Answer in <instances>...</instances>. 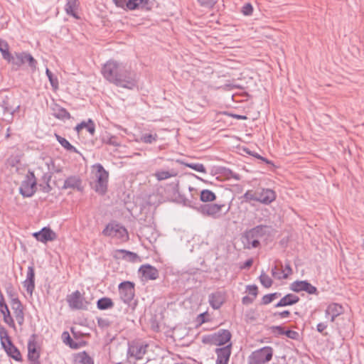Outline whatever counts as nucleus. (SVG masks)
<instances>
[{"label": "nucleus", "instance_id": "ea45409f", "mask_svg": "<svg viewBox=\"0 0 364 364\" xmlns=\"http://www.w3.org/2000/svg\"><path fill=\"white\" fill-rule=\"evenodd\" d=\"M54 111L55 112L53 115L57 119L65 120L69 119L71 117L70 114L67 111V109L62 107H57Z\"/></svg>", "mask_w": 364, "mask_h": 364}, {"label": "nucleus", "instance_id": "680f3d73", "mask_svg": "<svg viewBox=\"0 0 364 364\" xmlns=\"http://www.w3.org/2000/svg\"><path fill=\"white\" fill-rule=\"evenodd\" d=\"M291 313L288 310H284L283 311H281V312H275L273 314V316L274 317H279L280 318H288L289 316H290Z\"/></svg>", "mask_w": 364, "mask_h": 364}, {"label": "nucleus", "instance_id": "412c9836", "mask_svg": "<svg viewBox=\"0 0 364 364\" xmlns=\"http://www.w3.org/2000/svg\"><path fill=\"white\" fill-rule=\"evenodd\" d=\"M37 335L32 334L28 341V360L40 359V352L37 350Z\"/></svg>", "mask_w": 364, "mask_h": 364}, {"label": "nucleus", "instance_id": "9d476101", "mask_svg": "<svg viewBox=\"0 0 364 364\" xmlns=\"http://www.w3.org/2000/svg\"><path fill=\"white\" fill-rule=\"evenodd\" d=\"M66 301L69 307L74 310H87L90 304L78 290L67 295Z\"/></svg>", "mask_w": 364, "mask_h": 364}, {"label": "nucleus", "instance_id": "dca6fc26", "mask_svg": "<svg viewBox=\"0 0 364 364\" xmlns=\"http://www.w3.org/2000/svg\"><path fill=\"white\" fill-rule=\"evenodd\" d=\"M178 171L169 165H164L162 168L156 169L153 174L158 181H164L177 176Z\"/></svg>", "mask_w": 364, "mask_h": 364}, {"label": "nucleus", "instance_id": "423d86ee", "mask_svg": "<svg viewBox=\"0 0 364 364\" xmlns=\"http://www.w3.org/2000/svg\"><path fill=\"white\" fill-rule=\"evenodd\" d=\"M274 350L271 346H264L251 353L247 358L248 364H265L273 357Z\"/></svg>", "mask_w": 364, "mask_h": 364}, {"label": "nucleus", "instance_id": "4be33fe9", "mask_svg": "<svg viewBox=\"0 0 364 364\" xmlns=\"http://www.w3.org/2000/svg\"><path fill=\"white\" fill-rule=\"evenodd\" d=\"M125 9L129 11L139 9L147 11L151 9V5L149 0H128Z\"/></svg>", "mask_w": 364, "mask_h": 364}, {"label": "nucleus", "instance_id": "7c9ffc66", "mask_svg": "<svg viewBox=\"0 0 364 364\" xmlns=\"http://www.w3.org/2000/svg\"><path fill=\"white\" fill-rule=\"evenodd\" d=\"M86 129L87 132L93 136L95 133V124L94 122L89 119L87 122L82 121L75 127V130L79 132L82 129Z\"/></svg>", "mask_w": 364, "mask_h": 364}, {"label": "nucleus", "instance_id": "bb28decb", "mask_svg": "<svg viewBox=\"0 0 364 364\" xmlns=\"http://www.w3.org/2000/svg\"><path fill=\"white\" fill-rule=\"evenodd\" d=\"M208 301L213 309H220L224 302L223 294L220 291L210 294L208 296Z\"/></svg>", "mask_w": 364, "mask_h": 364}, {"label": "nucleus", "instance_id": "8fccbe9b", "mask_svg": "<svg viewBox=\"0 0 364 364\" xmlns=\"http://www.w3.org/2000/svg\"><path fill=\"white\" fill-rule=\"evenodd\" d=\"M186 166L192 169H193L196 171L200 172V173H206L205 167L203 166V164L200 163H191L187 164Z\"/></svg>", "mask_w": 364, "mask_h": 364}, {"label": "nucleus", "instance_id": "603ef678", "mask_svg": "<svg viewBox=\"0 0 364 364\" xmlns=\"http://www.w3.org/2000/svg\"><path fill=\"white\" fill-rule=\"evenodd\" d=\"M252 12H253V7L250 3H247V4H244V6L242 7V13L245 16H250V15H252Z\"/></svg>", "mask_w": 364, "mask_h": 364}, {"label": "nucleus", "instance_id": "c9c22d12", "mask_svg": "<svg viewBox=\"0 0 364 364\" xmlns=\"http://www.w3.org/2000/svg\"><path fill=\"white\" fill-rule=\"evenodd\" d=\"M216 195L212 191L208 189H203L200 193V200L202 202H213L216 200Z\"/></svg>", "mask_w": 364, "mask_h": 364}, {"label": "nucleus", "instance_id": "2f4dec72", "mask_svg": "<svg viewBox=\"0 0 364 364\" xmlns=\"http://www.w3.org/2000/svg\"><path fill=\"white\" fill-rule=\"evenodd\" d=\"M102 141L104 144L114 146L115 147H119L121 146V142L119 140V138L117 136L112 135L109 133H105L102 136Z\"/></svg>", "mask_w": 364, "mask_h": 364}, {"label": "nucleus", "instance_id": "c03bdc74", "mask_svg": "<svg viewBox=\"0 0 364 364\" xmlns=\"http://www.w3.org/2000/svg\"><path fill=\"white\" fill-rule=\"evenodd\" d=\"M242 198L245 202H250L252 200L257 202V190L255 191L248 190L242 196Z\"/></svg>", "mask_w": 364, "mask_h": 364}, {"label": "nucleus", "instance_id": "4c0bfd02", "mask_svg": "<svg viewBox=\"0 0 364 364\" xmlns=\"http://www.w3.org/2000/svg\"><path fill=\"white\" fill-rule=\"evenodd\" d=\"M4 350L6 351L7 355L9 357L12 358L14 360H15L16 361L22 360V356L20 353V350L14 345L11 346V347L6 348Z\"/></svg>", "mask_w": 364, "mask_h": 364}, {"label": "nucleus", "instance_id": "cd10ccee", "mask_svg": "<svg viewBox=\"0 0 364 364\" xmlns=\"http://www.w3.org/2000/svg\"><path fill=\"white\" fill-rule=\"evenodd\" d=\"M77 7V0H67V3L65 6V11L68 15L73 16L75 19H80V16L75 11Z\"/></svg>", "mask_w": 364, "mask_h": 364}, {"label": "nucleus", "instance_id": "f03ea898", "mask_svg": "<svg viewBox=\"0 0 364 364\" xmlns=\"http://www.w3.org/2000/svg\"><path fill=\"white\" fill-rule=\"evenodd\" d=\"M267 229L268 226L259 225L246 231L242 240L245 247L247 249L258 247L260 245L259 239L266 235Z\"/></svg>", "mask_w": 364, "mask_h": 364}, {"label": "nucleus", "instance_id": "09e8293b", "mask_svg": "<svg viewBox=\"0 0 364 364\" xmlns=\"http://www.w3.org/2000/svg\"><path fill=\"white\" fill-rule=\"evenodd\" d=\"M1 107L3 109L4 114H9V112H11V105L9 103V96H5L1 102Z\"/></svg>", "mask_w": 364, "mask_h": 364}, {"label": "nucleus", "instance_id": "13d9d810", "mask_svg": "<svg viewBox=\"0 0 364 364\" xmlns=\"http://www.w3.org/2000/svg\"><path fill=\"white\" fill-rule=\"evenodd\" d=\"M26 62L31 68H36L37 62L30 53H26Z\"/></svg>", "mask_w": 364, "mask_h": 364}, {"label": "nucleus", "instance_id": "ddd939ff", "mask_svg": "<svg viewBox=\"0 0 364 364\" xmlns=\"http://www.w3.org/2000/svg\"><path fill=\"white\" fill-rule=\"evenodd\" d=\"M294 292L306 291L309 294H318L317 288L313 286L307 280L293 282L289 287Z\"/></svg>", "mask_w": 364, "mask_h": 364}, {"label": "nucleus", "instance_id": "49530a36", "mask_svg": "<svg viewBox=\"0 0 364 364\" xmlns=\"http://www.w3.org/2000/svg\"><path fill=\"white\" fill-rule=\"evenodd\" d=\"M259 281L262 285L265 288H269L273 283L272 279L264 272H262L259 276Z\"/></svg>", "mask_w": 364, "mask_h": 364}, {"label": "nucleus", "instance_id": "e2e57ef3", "mask_svg": "<svg viewBox=\"0 0 364 364\" xmlns=\"http://www.w3.org/2000/svg\"><path fill=\"white\" fill-rule=\"evenodd\" d=\"M128 0H113L117 7L125 9Z\"/></svg>", "mask_w": 364, "mask_h": 364}, {"label": "nucleus", "instance_id": "a878e982", "mask_svg": "<svg viewBox=\"0 0 364 364\" xmlns=\"http://www.w3.org/2000/svg\"><path fill=\"white\" fill-rule=\"evenodd\" d=\"M299 297L294 294H287L283 296L275 305V308L284 307L296 304L299 301Z\"/></svg>", "mask_w": 364, "mask_h": 364}, {"label": "nucleus", "instance_id": "1a4fd4ad", "mask_svg": "<svg viewBox=\"0 0 364 364\" xmlns=\"http://www.w3.org/2000/svg\"><path fill=\"white\" fill-rule=\"evenodd\" d=\"M173 192L174 196V201L177 203L181 204L183 206L188 207L193 209L197 208L198 201L197 198L191 196V198H187L184 195L179 192V181H177L176 183H172Z\"/></svg>", "mask_w": 364, "mask_h": 364}, {"label": "nucleus", "instance_id": "3c124183", "mask_svg": "<svg viewBox=\"0 0 364 364\" xmlns=\"http://www.w3.org/2000/svg\"><path fill=\"white\" fill-rule=\"evenodd\" d=\"M3 319L4 321L9 325L10 327L15 328L16 325L14 321V318H12L10 311H8L7 313L4 314L3 315Z\"/></svg>", "mask_w": 364, "mask_h": 364}, {"label": "nucleus", "instance_id": "4d7b16f0", "mask_svg": "<svg viewBox=\"0 0 364 364\" xmlns=\"http://www.w3.org/2000/svg\"><path fill=\"white\" fill-rule=\"evenodd\" d=\"M208 316V314L207 312H203L202 314H200L197 318H196V322L198 325H201L208 321L207 317Z\"/></svg>", "mask_w": 364, "mask_h": 364}, {"label": "nucleus", "instance_id": "c756f323", "mask_svg": "<svg viewBox=\"0 0 364 364\" xmlns=\"http://www.w3.org/2000/svg\"><path fill=\"white\" fill-rule=\"evenodd\" d=\"M0 341L2 348L5 350L11 346H14L7 330L2 326H0Z\"/></svg>", "mask_w": 364, "mask_h": 364}, {"label": "nucleus", "instance_id": "20e7f679", "mask_svg": "<svg viewBox=\"0 0 364 364\" xmlns=\"http://www.w3.org/2000/svg\"><path fill=\"white\" fill-rule=\"evenodd\" d=\"M93 167L96 170V180L93 188L96 193L101 196H104L107 191L109 173L105 169L101 164H96Z\"/></svg>", "mask_w": 364, "mask_h": 364}, {"label": "nucleus", "instance_id": "5701e85b", "mask_svg": "<svg viewBox=\"0 0 364 364\" xmlns=\"http://www.w3.org/2000/svg\"><path fill=\"white\" fill-rule=\"evenodd\" d=\"M139 271L146 280H155L159 277L158 269L150 264L141 265Z\"/></svg>", "mask_w": 364, "mask_h": 364}, {"label": "nucleus", "instance_id": "0eeeda50", "mask_svg": "<svg viewBox=\"0 0 364 364\" xmlns=\"http://www.w3.org/2000/svg\"><path fill=\"white\" fill-rule=\"evenodd\" d=\"M102 234L105 236L116 238L122 242H125L129 240V235L127 229L117 223H110L107 225L105 228L102 230Z\"/></svg>", "mask_w": 364, "mask_h": 364}, {"label": "nucleus", "instance_id": "bf43d9fd", "mask_svg": "<svg viewBox=\"0 0 364 364\" xmlns=\"http://www.w3.org/2000/svg\"><path fill=\"white\" fill-rule=\"evenodd\" d=\"M272 332L282 336L284 335L285 329L282 326H273L271 327Z\"/></svg>", "mask_w": 364, "mask_h": 364}, {"label": "nucleus", "instance_id": "2eb2a0df", "mask_svg": "<svg viewBox=\"0 0 364 364\" xmlns=\"http://www.w3.org/2000/svg\"><path fill=\"white\" fill-rule=\"evenodd\" d=\"M232 343L215 350L217 358L215 364H228L232 353Z\"/></svg>", "mask_w": 364, "mask_h": 364}, {"label": "nucleus", "instance_id": "f704fd0d", "mask_svg": "<svg viewBox=\"0 0 364 364\" xmlns=\"http://www.w3.org/2000/svg\"><path fill=\"white\" fill-rule=\"evenodd\" d=\"M56 140L58 141V143L67 151H69L70 152L73 153H77L78 151L77 149L73 146L65 138L55 134Z\"/></svg>", "mask_w": 364, "mask_h": 364}, {"label": "nucleus", "instance_id": "473e14b6", "mask_svg": "<svg viewBox=\"0 0 364 364\" xmlns=\"http://www.w3.org/2000/svg\"><path fill=\"white\" fill-rule=\"evenodd\" d=\"M9 48V46L8 43L4 40L0 39V52L2 54L3 58L11 62L13 58V55L10 53Z\"/></svg>", "mask_w": 364, "mask_h": 364}, {"label": "nucleus", "instance_id": "aec40b11", "mask_svg": "<svg viewBox=\"0 0 364 364\" xmlns=\"http://www.w3.org/2000/svg\"><path fill=\"white\" fill-rule=\"evenodd\" d=\"M23 286L27 293L32 296L35 290V269L33 263L28 267L26 279L23 282Z\"/></svg>", "mask_w": 364, "mask_h": 364}, {"label": "nucleus", "instance_id": "6e6552de", "mask_svg": "<svg viewBox=\"0 0 364 364\" xmlns=\"http://www.w3.org/2000/svg\"><path fill=\"white\" fill-rule=\"evenodd\" d=\"M37 182L33 172L28 171L19 187V193L24 198L33 196L37 190Z\"/></svg>", "mask_w": 364, "mask_h": 364}, {"label": "nucleus", "instance_id": "de8ad7c7", "mask_svg": "<svg viewBox=\"0 0 364 364\" xmlns=\"http://www.w3.org/2000/svg\"><path fill=\"white\" fill-rule=\"evenodd\" d=\"M158 136L156 134H144L141 137L142 142L145 144H152L157 140Z\"/></svg>", "mask_w": 364, "mask_h": 364}, {"label": "nucleus", "instance_id": "7ed1b4c3", "mask_svg": "<svg viewBox=\"0 0 364 364\" xmlns=\"http://www.w3.org/2000/svg\"><path fill=\"white\" fill-rule=\"evenodd\" d=\"M149 345L140 340H133L128 342L127 350V360L129 363H136L144 358L147 352Z\"/></svg>", "mask_w": 364, "mask_h": 364}, {"label": "nucleus", "instance_id": "4468645a", "mask_svg": "<svg viewBox=\"0 0 364 364\" xmlns=\"http://www.w3.org/2000/svg\"><path fill=\"white\" fill-rule=\"evenodd\" d=\"M32 236L38 242L46 244L48 242L54 241L57 238V234L49 227H43L41 230L35 232Z\"/></svg>", "mask_w": 364, "mask_h": 364}, {"label": "nucleus", "instance_id": "393cba45", "mask_svg": "<svg viewBox=\"0 0 364 364\" xmlns=\"http://www.w3.org/2000/svg\"><path fill=\"white\" fill-rule=\"evenodd\" d=\"M343 312V306L337 303H331L330 304L326 311L325 314L326 317L331 316V321L333 322L336 318Z\"/></svg>", "mask_w": 364, "mask_h": 364}, {"label": "nucleus", "instance_id": "0e129e2a", "mask_svg": "<svg viewBox=\"0 0 364 364\" xmlns=\"http://www.w3.org/2000/svg\"><path fill=\"white\" fill-rule=\"evenodd\" d=\"M255 299L249 296H245L242 299V303L244 305H249L253 303Z\"/></svg>", "mask_w": 364, "mask_h": 364}, {"label": "nucleus", "instance_id": "5fc2aeb1", "mask_svg": "<svg viewBox=\"0 0 364 364\" xmlns=\"http://www.w3.org/2000/svg\"><path fill=\"white\" fill-rule=\"evenodd\" d=\"M111 322L107 318H97V325L101 328H107L110 326Z\"/></svg>", "mask_w": 364, "mask_h": 364}, {"label": "nucleus", "instance_id": "39448f33", "mask_svg": "<svg viewBox=\"0 0 364 364\" xmlns=\"http://www.w3.org/2000/svg\"><path fill=\"white\" fill-rule=\"evenodd\" d=\"M231 338L232 334L229 330L219 329L217 332L203 336L202 342L205 344L220 346L231 343Z\"/></svg>", "mask_w": 364, "mask_h": 364}, {"label": "nucleus", "instance_id": "864d4df0", "mask_svg": "<svg viewBox=\"0 0 364 364\" xmlns=\"http://www.w3.org/2000/svg\"><path fill=\"white\" fill-rule=\"evenodd\" d=\"M284 335L293 340H299V334L297 331H293V330H285Z\"/></svg>", "mask_w": 364, "mask_h": 364}, {"label": "nucleus", "instance_id": "58836bf2", "mask_svg": "<svg viewBox=\"0 0 364 364\" xmlns=\"http://www.w3.org/2000/svg\"><path fill=\"white\" fill-rule=\"evenodd\" d=\"M62 338L63 339V342L73 349H78L81 346L80 343L74 341L72 339L70 334L67 331L63 333Z\"/></svg>", "mask_w": 364, "mask_h": 364}, {"label": "nucleus", "instance_id": "6ab92c4d", "mask_svg": "<svg viewBox=\"0 0 364 364\" xmlns=\"http://www.w3.org/2000/svg\"><path fill=\"white\" fill-rule=\"evenodd\" d=\"M11 309L14 311V316L17 323L22 326L24 323V307L18 298H12L11 301Z\"/></svg>", "mask_w": 364, "mask_h": 364}, {"label": "nucleus", "instance_id": "72a5a7b5", "mask_svg": "<svg viewBox=\"0 0 364 364\" xmlns=\"http://www.w3.org/2000/svg\"><path fill=\"white\" fill-rule=\"evenodd\" d=\"M114 306V302L109 297H102L97 300V307L100 310H107Z\"/></svg>", "mask_w": 364, "mask_h": 364}, {"label": "nucleus", "instance_id": "338daca9", "mask_svg": "<svg viewBox=\"0 0 364 364\" xmlns=\"http://www.w3.org/2000/svg\"><path fill=\"white\" fill-rule=\"evenodd\" d=\"M284 274H287V277L292 273V269L291 267L289 262L285 264V268L283 269Z\"/></svg>", "mask_w": 364, "mask_h": 364}, {"label": "nucleus", "instance_id": "a211bd4d", "mask_svg": "<svg viewBox=\"0 0 364 364\" xmlns=\"http://www.w3.org/2000/svg\"><path fill=\"white\" fill-rule=\"evenodd\" d=\"M62 189H73L79 192H82L84 186L82 180L78 175H72L65 178Z\"/></svg>", "mask_w": 364, "mask_h": 364}, {"label": "nucleus", "instance_id": "f257e3e1", "mask_svg": "<svg viewBox=\"0 0 364 364\" xmlns=\"http://www.w3.org/2000/svg\"><path fill=\"white\" fill-rule=\"evenodd\" d=\"M101 73L106 80L117 87L128 90L137 87L136 73L122 62L107 61L102 67Z\"/></svg>", "mask_w": 364, "mask_h": 364}, {"label": "nucleus", "instance_id": "69168bd1", "mask_svg": "<svg viewBox=\"0 0 364 364\" xmlns=\"http://www.w3.org/2000/svg\"><path fill=\"white\" fill-rule=\"evenodd\" d=\"M41 189L43 193H48L52 190L50 183H45L44 185L40 184Z\"/></svg>", "mask_w": 364, "mask_h": 364}, {"label": "nucleus", "instance_id": "79ce46f5", "mask_svg": "<svg viewBox=\"0 0 364 364\" xmlns=\"http://www.w3.org/2000/svg\"><path fill=\"white\" fill-rule=\"evenodd\" d=\"M46 74L49 80V82L54 90L58 88V80L56 76H55L53 73L48 69L46 68Z\"/></svg>", "mask_w": 364, "mask_h": 364}, {"label": "nucleus", "instance_id": "f8f14e48", "mask_svg": "<svg viewBox=\"0 0 364 364\" xmlns=\"http://www.w3.org/2000/svg\"><path fill=\"white\" fill-rule=\"evenodd\" d=\"M118 289L123 302L131 304L135 295L134 283L129 281L122 282L119 284Z\"/></svg>", "mask_w": 364, "mask_h": 364}, {"label": "nucleus", "instance_id": "052dcab7", "mask_svg": "<svg viewBox=\"0 0 364 364\" xmlns=\"http://www.w3.org/2000/svg\"><path fill=\"white\" fill-rule=\"evenodd\" d=\"M198 1L202 6L208 8H213L215 4V1L214 0H198Z\"/></svg>", "mask_w": 364, "mask_h": 364}, {"label": "nucleus", "instance_id": "e433bc0d", "mask_svg": "<svg viewBox=\"0 0 364 364\" xmlns=\"http://www.w3.org/2000/svg\"><path fill=\"white\" fill-rule=\"evenodd\" d=\"M75 361L80 364H94L92 358L85 350L76 354Z\"/></svg>", "mask_w": 364, "mask_h": 364}, {"label": "nucleus", "instance_id": "b1692460", "mask_svg": "<svg viewBox=\"0 0 364 364\" xmlns=\"http://www.w3.org/2000/svg\"><path fill=\"white\" fill-rule=\"evenodd\" d=\"M112 256L116 259H124L128 262H135L138 258V255L131 251L119 249L112 252Z\"/></svg>", "mask_w": 364, "mask_h": 364}, {"label": "nucleus", "instance_id": "774afa93", "mask_svg": "<svg viewBox=\"0 0 364 364\" xmlns=\"http://www.w3.org/2000/svg\"><path fill=\"white\" fill-rule=\"evenodd\" d=\"M6 293L8 296L11 299V300L12 299V298H17L16 296H15V294L11 286L6 288Z\"/></svg>", "mask_w": 364, "mask_h": 364}, {"label": "nucleus", "instance_id": "a18cd8bd", "mask_svg": "<svg viewBox=\"0 0 364 364\" xmlns=\"http://www.w3.org/2000/svg\"><path fill=\"white\" fill-rule=\"evenodd\" d=\"M271 272L272 275L277 279H283L287 278V274H284L283 269H279L277 265L272 267Z\"/></svg>", "mask_w": 364, "mask_h": 364}, {"label": "nucleus", "instance_id": "f3484780", "mask_svg": "<svg viewBox=\"0 0 364 364\" xmlns=\"http://www.w3.org/2000/svg\"><path fill=\"white\" fill-rule=\"evenodd\" d=\"M277 193L271 188L257 189V202L268 205L276 200Z\"/></svg>", "mask_w": 364, "mask_h": 364}, {"label": "nucleus", "instance_id": "9b49d317", "mask_svg": "<svg viewBox=\"0 0 364 364\" xmlns=\"http://www.w3.org/2000/svg\"><path fill=\"white\" fill-rule=\"evenodd\" d=\"M225 206L224 204L217 203H208V204H200L197 205V210L203 215L211 217L213 218H218L221 215L222 208Z\"/></svg>", "mask_w": 364, "mask_h": 364}, {"label": "nucleus", "instance_id": "c85d7f7f", "mask_svg": "<svg viewBox=\"0 0 364 364\" xmlns=\"http://www.w3.org/2000/svg\"><path fill=\"white\" fill-rule=\"evenodd\" d=\"M0 341L2 348L5 350L11 346H14L7 330L2 326H0Z\"/></svg>", "mask_w": 364, "mask_h": 364}, {"label": "nucleus", "instance_id": "37998d69", "mask_svg": "<svg viewBox=\"0 0 364 364\" xmlns=\"http://www.w3.org/2000/svg\"><path fill=\"white\" fill-rule=\"evenodd\" d=\"M280 296H281V294L279 292H274V293L266 294L262 297V301H261V304L267 305V304H270L273 300H274L275 299L278 298Z\"/></svg>", "mask_w": 364, "mask_h": 364}, {"label": "nucleus", "instance_id": "a19ab883", "mask_svg": "<svg viewBox=\"0 0 364 364\" xmlns=\"http://www.w3.org/2000/svg\"><path fill=\"white\" fill-rule=\"evenodd\" d=\"M26 53H16L15 57L13 56L11 61L14 64L20 66L26 63Z\"/></svg>", "mask_w": 364, "mask_h": 364}, {"label": "nucleus", "instance_id": "6e6d98bb", "mask_svg": "<svg viewBox=\"0 0 364 364\" xmlns=\"http://www.w3.org/2000/svg\"><path fill=\"white\" fill-rule=\"evenodd\" d=\"M247 290L248 291V293L252 296V298L255 299L258 294V288L256 285H247Z\"/></svg>", "mask_w": 364, "mask_h": 364}]
</instances>
